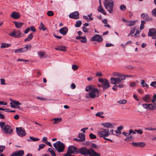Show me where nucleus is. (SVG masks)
Listing matches in <instances>:
<instances>
[{"label":"nucleus","mask_w":156,"mask_h":156,"mask_svg":"<svg viewBox=\"0 0 156 156\" xmlns=\"http://www.w3.org/2000/svg\"><path fill=\"white\" fill-rule=\"evenodd\" d=\"M45 146V145L43 144H41L39 145V148L38 151H39L40 149L44 148Z\"/></svg>","instance_id":"nucleus-54"},{"label":"nucleus","mask_w":156,"mask_h":156,"mask_svg":"<svg viewBox=\"0 0 156 156\" xmlns=\"http://www.w3.org/2000/svg\"><path fill=\"white\" fill-rule=\"evenodd\" d=\"M132 145L134 147H144L146 144L145 143L143 142H139L137 143H135L133 142L132 143Z\"/></svg>","instance_id":"nucleus-17"},{"label":"nucleus","mask_w":156,"mask_h":156,"mask_svg":"<svg viewBox=\"0 0 156 156\" xmlns=\"http://www.w3.org/2000/svg\"><path fill=\"white\" fill-rule=\"evenodd\" d=\"M88 17V16H83V18L86 20L88 22H89L93 20V18L92 17H90V18Z\"/></svg>","instance_id":"nucleus-39"},{"label":"nucleus","mask_w":156,"mask_h":156,"mask_svg":"<svg viewBox=\"0 0 156 156\" xmlns=\"http://www.w3.org/2000/svg\"><path fill=\"white\" fill-rule=\"evenodd\" d=\"M141 16L142 19L147 21L151 20H152L151 18L149 17L148 15L146 13H142L141 15Z\"/></svg>","instance_id":"nucleus-19"},{"label":"nucleus","mask_w":156,"mask_h":156,"mask_svg":"<svg viewBox=\"0 0 156 156\" xmlns=\"http://www.w3.org/2000/svg\"><path fill=\"white\" fill-rule=\"evenodd\" d=\"M10 104L12 108L15 107V105H22L21 103L19 102L18 101L15 100L12 101L10 103Z\"/></svg>","instance_id":"nucleus-20"},{"label":"nucleus","mask_w":156,"mask_h":156,"mask_svg":"<svg viewBox=\"0 0 156 156\" xmlns=\"http://www.w3.org/2000/svg\"><path fill=\"white\" fill-rule=\"evenodd\" d=\"M53 146L59 153L63 152L64 149V144L59 141L54 144Z\"/></svg>","instance_id":"nucleus-5"},{"label":"nucleus","mask_w":156,"mask_h":156,"mask_svg":"<svg viewBox=\"0 0 156 156\" xmlns=\"http://www.w3.org/2000/svg\"><path fill=\"white\" fill-rule=\"evenodd\" d=\"M11 45L10 44H7L4 43H2L1 44L0 48H6L8 47Z\"/></svg>","instance_id":"nucleus-31"},{"label":"nucleus","mask_w":156,"mask_h":156,"mask_svg":"<svg viewBox=\"0 0 156 156\" xmlns=\"http://www.w3.org/2000/svg\"><path fill=\"white\" fill-rule=\"evenodd\" d=\"M69 17L71 18L78 19L79 18V13L77 11H75L71 13L69 15Z\"/></svg>","instance_id":"nucleus-13"},{"label":"nucleus","mask_w":156,"mask_h":156,"mask_svg":"<svg viewBox=\"0 0 156 156\" xmlns=\"http://www.w3.org/2000/svg\"><path fill=\"white\" fill-rule=\"evenodd\" d=\"M78 137L83 142L85 140V135L84 134L82 133H80L78 135Z\"/></svg>","instance_id":"nucleus-28"},{"label":"nucleus","mask_w":156,"mask_h":156,"mask_svg":"<svg viewBox=\"0 0 156 156\" xmlns=\"http://www.w3.org/2000/svg\"><path fill=\"white\" fill-rule=\"evenodd\" d=\"M68 31V29L66 27H64L60 29L59 31L61 34L63 35H65L66 34Z\"/></svg>","instance_id":"nucleus-22"},{"label":"nucleus","mask_w":156,"mask_h":156,"mask_svg":"<svg viewBox=\"0 0 156 156\" xmlns=\"http://www.w3.org/2000/svg\"><path fill=\"white\" fill-rule=\"evenodd\" d=\"M33 36H34V35H33V33H32L30 34L29 35L28 37L26 38L25 39V40H24V41H30L32 39Z\"/></svg>","instance_id":"nucleus-32"},{"label":"nucleus","mask_w":156,"mask_h":156,"mask_svg":"<svg viewBox=\"0 0 156 156\" xmlns=\"http://www.w3.org/2000/svg\"><path fill=\"white\" fill-rule=\"evenodd\" d=\"M76 86L74 83H72L70 85V87L73 89L76 88Z\"/></svg>","instance_id":"nucleus-63"},{"label":"nucleus","mask_w":156,"mask_h":156,"mask_svg":"<svg viewBox=\"0 0 156 156\" xmlns=\"http://www.w3.org/2000/svg\"><path fill=\"white\" fill-rule=\"evenodd\" d=\"M47 14L48 16H53L54 14L52 11H49L47 12Z\"/></svg>","instance_id":"nucleus-44"},{"label":"nucleus","mask_w":156,"mask_h":156,"mask_svg":"<svg viewBox=\"0 0 156 156\" xmlns=\"http://www.w3.org/2000/svg\"><path fill=\"white\" fill-rule=\"evenodd\" d=\"M113 76H118V77L121 75H119L118 73L114 72L113 73Z\"/></svg>","instance_id":"nucleus-60"},{"label":"nucleus","mask_w":156,"mask_h":156,"mask_svg":"<svg viewBox=\"0 0 156 156\" xmlns=\"http://www.w3.org/2000/svg\"><path fill=\"white\" fill-rule=\"evenodd\" d=\"M90 148L88 149L85 147H83L78 149L77 153L84 156H88L90 151Z\"/></svg>","instance_id":"nucleus-6"},{"label":"nucleus","mask_w":156,"mask_h":156,"mask_svg":"<svg viewBox=\"0 0 156 156\" xmlns=\"http://www.w3.org/2000/svg\"><path fill=\"white\" fill-rule=\"evenodd\" d=\"M150 85L154 88H156V81L151 82L150 84Z\"/></svg>","instance_id":"nucleus-49"},{"label":"nucleus","mask_w":156,"mask_h":156,"mask_svg":"<svg viewBox=\"0 0 156 156\" xmlns=\"http://www.w3.org/2000/svg\"><path fill=\"white\" fill-rule=\"evenodd\" d=\"M102 84L104 90L109 88L110 86L109 81L106 79H104V82Z\"/></svg>","instance_id":"nucleus-16"},{"label":"nucleus","mask_w":156,"mask_h":156,"mask_svg":"<svg viewBox=\"0 0 156 156\" xmlns=\"http://www.w3.org/2000/svg\"><path fill=\"white\" fill-rule=\"evenodd\" d=\"M146 22L144 20H142L141 21V24L140 26V30H142L144 28V24Z\"/></svg>","instance_id":"nucleus-41"},{"label":"nucleus","mask_w":156,"mask_h":156,"mask_svg":"<svg viewBox=\"0 0 156 156\" xmlns=\"http://www.w3.org/2000/svg\"><path fill=\"white\" fill-rule=\"evenodd\" d=\"M148 35L152 37H156V29L151 28L149 29Z\"/></svg>","instance_id":"nucleus-12"},{"label":"nucleus","mask_w":156,"mask_h":156,"mask_svg":"<svg viewBox=\"0 0 156 156\" xmlns=\"http://www.w3.org/2000/svg\"><path fill=\"white\" fill-rule=\"evenodd\" d=\"M85 90L87 91H90L89 93L86 94L85 96L86 98L93 99L98 96L99 91L97 88L92 85H87Z\"/></svg>","instance_id":"nucleus-1"},{"label":"nucleus","mask_w":156,"mask_h":156,"mask_svg":"<svg viewBox=\"0 0 156 156\" xmlns=\"http://www.w3.org/2000/svg\"><path fill=\"white\" fill-rule=\"evenodd\" d=\"M127 102V100L126 99L121 100L117 102V103L121 104H124Z\"/></svg>","instance_id":"nucleus-42"},{"label":"nucleus","mask_w":156,"mask_h":156,"mask_svg":"<svg viewBox=\"0 0 156 156\" xmlns=\"http://www.w3.org/2000/svg\"><path fill=\"white\" fill-rule=\"evenodd\" d=\"M91 41H97L98 43H100L103 41V38L99 34H96L91 38Z\"/></svg>","instance_id":"nucleus-10"},{"label":"nucleus","mask_w":156,"mask_h":156,"mask_svg":"<svg viewBox=\"0 0 156 156\" xmlns=\"http://www.w3.org/2000/svg\"><path fill=\"white\" fill-rule=\"evenodd\" d=\"M55 49L59 51H66V48L65 46H60L57 48H55Z\"/></svg>","instance_id":"nucleus-26"},{"label":"nucleus","mask_w":156,"mask_h":156,"mask_svg":"<svg viewBox=\"0 0 156 156\" xmlns=\"http://www.w3.org/2000/svg\"><path fill=\"white\" fill-rule=\"evenodd\" d=\"M5 146H0V153L2 152L5 149Z\"/></svg>","instance_id":"nucleus-55"},{"label":"nucleus","mask_w":156,"mask_h":156,"mask_svg":"<svg viewBox=\"0 0 156 156\" xmlns=\"http://www.w3.org/2000/svg\"><path fill=\"white\" fill-rule=\"evenodd\" d=\"M90 151L89 155V156H101V154L98 152L95 151L92 148H90Z\"/></svg>","instance_id":"nucleus-14"},{"label":"nucleus","mask_w":156,"mask_h":156,"mask_svg":"<svg viewBox=\"0 0 156 156\" xmlns=\"http://www.w3.org/2000/svg\"><path fill=\"white\" fill-rule=\"evenodd\" d=\"M132 75H121L117 78L111 77L110 78L111 83L112 84H120L123 80L126 79L125 77H132Z\"/></svg>","instance_id":"nucleus-2"},{"label":"nucleus","mask_w":156,"mask_h":156,"mask_svg":"<svg viewBox=\"0 0 156 156\" xmlns=\"http://www.w3.org/2000/svg\"><path fill=\"white\" fill-rule=\"evenodd\" d=\"M76 38L77 40H79L80 39H83V40L80 41V42L82 43H85L87 42V39H86L85 36L84 37L82 36H77Z\"/></svg>","instance_id":"nucleus-27"},{"label":"nucleus","mask_w":156,"mask_h":156,"mask_svg":"<svg viewBox=\"0 0 156 156\" xmlns=\"http://www.w3.org/2000/svg\"><path fill=\"white\" fill-rule=\"evenodd\" d=\"M151 12L152 15L156 16V8L152 10Z\"/></svg>","instance_id":"nucleus-59"},{"label":"nucleus","mask_w":156,"mask_h":156,"mask_svg":"<svg viewBox=\"0 0 156 156\" xmlns=\"http://www.w3.org/2000/svg\"><path fill=\"white\" fill-rule=\"evenodd\" d=\"M130 86L131 87H133L136 86V83L135 82H132L129 83Z\"/></svg>","instance_id":"nucleus-47"},{"label":"nucleus","mask_w":156,"mask_h":156,"mask_svg":"<svg viewBox=\"0 0 156 156\" xmlns=\"http://www.w3.org/2000/svg\"><path fill=\"white\" fill-rule=\"evenodd\" d=\"M71 153H68L67 152L66 154L63 155L64 156H75L74 155H72L71 154Z\"/></svg>","instance_id":"nucleus-64"},{"label":"nucleus","mask_w":156,"mask_h":156,"mask_svg":"<svg viewBox=\"0 0 156 156\" xmlns=\"http://www.w3.org/2000/svg\"><path fill=\"white\" fill-rule=\"evenodd\" d=\"M101 125H103L104 127L108 128H112L114 127L112 124L109 122L102 123H101Z\"/></svg>","instance_id":"nucleus-23"},{"label":"nucleus","mask_w":156,"mask_h":156,"mask_svg":"<svg viewBox=\"0 0 156 156\" xmlns=\"http://www.w3.org/2000/svg\"><path fill=\"white\" fill-rule=\"evenodd\" d=\"M16 131L18 135L20 137L25 136L26 133L25 130L22 127H16Z\"/></svg>","instance_id":"nucleus-9"},{"label":"nucleus","mask_w":156,"mask_h":156,"mask_svg":"<svg viewBox=\"0 0 156 156\" xmlns=\"http://www.w3.org/2000/svg\"><path fill=\"white\" fill-rule=\"evenodd\" d=\"M104 4L105 8L110 13H113L114 2L112 0H105Z\"/></svg>","instance_id":"nucleus-3"},{"label":"nucleus","mask_w":156,"mask_h":156,"mask_svg":"<svg viewBox=\"0 0 156 156\" xmlns=\"http://www.w3.org/2000/svg\"><path fill=\"white\" fill-rule=\"evenodd\" d=\"M97 134L98 136L104 139L110 135V132L107 129H101L98 131Z\"/></svg>","instance_id":"nucleus-4"},{"label":"nucleus","mask_w":156,"mask_h":156,"mask_svg":"<svg viewBox=\"0 0 156 156\" xmlns=\"http://www.w3.org/2000/svg\"><path fill=\"white\" fill-rule=\"evenodd\" d=\"M37 99L41 101H45L47 100V98L42 97H37Z\"/></svg>","instance_id":"nucleus-46"},{"label":"nucleus","mask_w":156,"mask_h":156,"mask_svg":"<svg viewBox=\"0 0 156 156\" xmlns=\"http://www.w3.org/2000/svg\"><path fill=\"white\" fill-rule=\"evenodd\" d=\"M78 149L76 147L72 146H70L68 149L67 152L68 153H71L73 154H76L77 153Z\"/></svg>","instance_id":"nucleus-11"},{"label":"nucleus","mask_w":156,"mask_h":156,"mask_svg":"<svg viewBox=\"0 0 156 156\" xmlns=\"http://www.w3.org/2000/svg\"><path fill=\"white\" fill-rule=\"evenodd\" d=\"M145 130H156V128H154L151 127H147L144 128Z\"/></svg>","instance_id":"nucleus-52"},{"label":"nucleus","mask_w":156,"mask_h":156,"mask_svg":"<svg viewBox=\"0 0 156 156\" xmlns=\"http://www.w3.org/2000/svg\"><path fill=\"white\" fill-rule=\"evenodd\" d=\"M97 10L99 12L102 13L104 15H106V13L103 7L101 5H100L97 9Z\"/></svg>","instance_id":"nucleus-24"},{"label":"nucleus","mask_w":156,"mask_h":156,"mask_svg":"<svg viewBox=\"0 0 156 156\" xmlns=\"http://www.w3.org/2000/svg\"><path fill=\"white\" fill-rule=\"evenodd\" d=\"M141 84L142 85V86L143 87H147V89L149 88V85L145 82V81L144 80H142L141 81Z\"/></svg>","instance_id":"nucleus-33"},{"label":"nucleus","mask_w":156,"mask_h":156,"mask_svg":"<svg viewBox=\"0 0 156 156\" xmlns=\"http://www.w3.org/2000/svg\"><path fill=\"white\" fill-rule=\"evenodd\" d=\"M3 132L6 134H11L13 132V130L11 127L8 125H5L3 129Z\"/></svg>","instance_id":"nucleus-8"},{"label":"nucleus","mask_w":156,"mask_h":156,"mask_svg":"<svg viewBox=\"0 0 156 156\" xmlns=\"http://www.w3.org/2000/svg\"><path fill=\"white\" fill-rule=\"evenodd\" d=\"M82 22L81 20H77L76 22V24L75 25V26L76 27H79L80 26Z\"/></svg>","instance_id":"nucleus-40"},{"label":"nucleus","mask_w":156,"mask_h":156,"mask_svg":"<svg viewBox=\"0 0 156 156\" xmlns=\"http://www.w3.org/2000/svg\"><path fill=\"white\" fill-rule=\"evenodd\" d=\"M148 107V108L151 110H153L156 108V106L153 105L152 104H149V106Z\"/></svg>","instance_id":"nucleus-37"},{"label":"nucleus","mask_w":156,"mask_h":156,"mask_svg":"<svg viewBox=\"0 0 156 156\" xmlns=\"http://www.w3.org/2000/svg\"><path fill=\"white\" fill-rule=\"evenodd\" d=\"M142 106L145 109H147L148 108L149 104H143Z\"/></svg>","instance_id":"nucleus-56"},{"label":"nucleus","mask_w":156,"mask_h":156,"mask_svg":"<svg viewBox=\"0 0 156 156\" xmlns=\"http://www.w3.org/2000/svg\"><path fill=\"white\" fill-rule=\"evenodd\" d=\"M72 69L74 70H76L78 69V67L76 65H73L72 66Z\"/></svg>","instance_id":"nucleus-51"},{"label":"nucleus","mask_w":156,"mask_h":156,"mask_svg":"<svg viewBox=\"0 0 156 156\" xmlns=\"http://www.w3.org/2000/svg\"><path fill=\"white\" fill-rule=\"evenodd\" d=\"M119 8L120 9L123 11H125L126 8V6L123 4L121 5L120 6Z\"/></svg>","instance_id":"nucleus-38"},{"label":"nucleus","mask_w":156,"mask_h":156,"mask_svg":"<svg viewBox=\"0 0 156 156\" xmlns=\"http://www.w3.org/2000/svg\"><path fill=\"white\" fill-rule=\"evenodd\" d=\"M5 122H0V127L1 128L3 129H4V128L5 127Z\"/></svg>","instance_id":"nucleus-43"},{"label":"nucleus","mask_w":156,"mask_h":156,"mask_svg":"<svg viewBox=\"0 0 156 156\" xmlns=\"http://www.w3.org/2000/svg\"><path fill=\"white\" fill-rule=\"evenodd\" d=\"M115 86H116V87H119L120 88H122L124 87V85L123 84H119V85H116V84H115Z\"/></svg>","instance_id":"nucleus-53"},{"label":"nucleus","mask_w":156,"mask_h":156,"mask_svg":"<svg viewBox=\"0 0 156 156\" xmlns=\"http://www.w3.org/2000/svg\"><path fill=\"white\" fill-rule=\"evenodd\" d=\"M89 136L91 139H95L96 138V136L92 133L90 134Z\"/></svg>","instance_id":"nucleus-45"},{"label":"nucleus","mask_w":156,"mask_h":156,"mask_svg":"<svg viewBox=\"0 0 156 156\" xmlns=\"http://www.w3.org/2000/svg\"><path fill=\"white\" fill-rule=\"evenodd\" d=\"M103 114L104 112H97L95 114V115L97 116L101 117V118H105V116H104L101 115Z\"/></svg>","instance_id":"nucleus-35"},{"label":"nucleus","mask_w":156,"mask_h":156,"mask_svg":"<svg viewBox=\"0 0 156 156\" xmlns=\"http://www.w3.org/2000/svg\"><path fill=\"white\" fill-rule=\"evenodd\" d=\"M39 29L40 30H42L43 31H44L46 30V28L44 27V25L42 22L41 23V24L39 27Z\"/></svg>","instance_id":"nucleus-36"},{"label":"nucleus","mask_w":156,"mask_h":156,"mask_svg":"<svg viewBox=\"0 0 156 156\" xmlns=\"http://www.w3.org/2000/svg\"><path fill=\"white\" fill-rule=\"evenodd\" d=\"M143 100L146 103H149L151 100V97L149 94H147L143 97Z\"/></svg>","instance_id":"nucleus-18"},{"label":"nucleus","mask_w":156,"mask_h":156,"mask_svg":"<svg viewBox=\"0 0 156 156\" xmlns=\"http://www.w3.org/2000/svg\"><path fill=\"white\" fill-rule=\"evenodd\" d=\"M21 32L19 30H13L12 32L9 34V35L14 38H18L21 37Z\"/></svg>","instance_id":"nucleus-7"},{"label":"nucleus","mask_w":156,"mask_h":156,"mask_svg":"<svg viewBox=\"0 0 156 156\" xmlns=\"http://www.w3.org/2000/svg\"><path fill=\"white\" fill-rule=\"evenodd\" d=\"M135 131L136 132L140 134H142L143 133V132L141 129H139V130L135 129Z\"/></svg>","instance_id":"nucleus-57"},{"label":"nucleus","mask_w":156,"mask_h":156,"mask_svg":"<svg viewBox=\"0 0 156 156\" xmlns=\"http://www.w3.org/2000/svg\"><path fill=\"white\" fill-rule=\"evenodd\" d=\"M38 55L40 57H42L44 55V53L43 52H38Z\"/></svg>","instance_id":"nucleus-62"},{"label":"nucleus","mask_w":156,"mask_h":156,"mask_svg":"<svg viewBox=\"0 0 156 156\" xmlns=\"http://www.w3.org/2000/svg\"><path fill=\"white\" fill-rule=\"evenodd\" d=\"M31 47V45L30 44H28L24 48L26 49V51H27V49H29Z\"/></svg>","instance_id":"nucleus-58"},{"label":"nucleus","mask_w":156,"mask_h":156,"mask_svg":"<svg viewBox=\"0 0 156 156\" xmlns=\"http://www.w3.org/2000/svg\"><path fill=\"white\" fill-rule=\"evenodd\" d=\"M62 120V119L61 118H55L51 120V121H54L53 124H56L59 123L60 122H61Z\"/></svg>","instance_id":"nucleus-25"},{"label":"nucleus","mask_w":156,"mask_h":156,"mask_svg":"<svg viewBox=\"0 0 156 156\" xmlns=\"http://www.w3.org/2000/svg\"><path fill=\"white\" fill-rule=\"evenodd\" d=\"M15 26L17 28H20L23 24V23L20 22H13Z\"/></svg>","instance_id":"nucleus-29"},{"label":"nucleus","mask_w":156,"mask_h":156,"mask_svg":"<svg viewBox=\"0 0 156 156\" xmlns=\"http://www.w3.org/2000/svg\"><path fill=\"white\" fill-rule=\"evenodd\" d=\"M1 82V85H6V83H5V80L4 79H1L0 80Z\"/></svg>","instance_id":"nucleus-50"},{"label":"nucleus","mask_w":156,"mask_h":156,"mask_svg":"<svg viewBox=\"0 0 156 156\" xmlns=\"http://www.w3.org/2000/svg\"><path fill=\"white\" fill-rule=\"evenodd\" d=\"M24 154V151L23 150H19L15 151L10 156H22Z\"/></svg>","instance_id":"nucleus-15"},{"label":"nucleus","mask_w":156,"mask_h":156,"mask_svg":"<svg viewBox=\"0 0 156 156\" xmlns=\"http://www.w3.org/2000/svg\"><path fill=\"white\" fill-rule=\"evenodd\" d=\"M136 29V27H135L133 28L130 31V33L129 34L128 36H129L130 35L133 34L135 32V30Z\"/></svg>","instance_id":"nucleus-48"},{"label":"nucleus","mask_w":156,"mask_h":156,"mask_svg":"<svg viewBox=\"0 0 156 156\" xmlns=\"http://www.w3.org/2000/svg\"><path fill=\"white\" fill-rule=\"evenodd\" d=\"M30 139H28L27 141L29 142L36 141L39 140V139L38 138H36L33 136H30L29 137Z\"/></svg>","instance_id":"nucleus-30"},{"label":"nucleus","mask_w":156,"mask_h":156,"mask_svg":"<svg viewBox=\"0 0 156 156\" xmlns=\"http://www.w3.org/2000/svg\"><path fill=\"white\" fill-rule=\"evenodd\" d=\"M10 16L13 18L17 19L20 17V15L18 12L14 11L10 15Z\"/></svg>","instance_id":"nucleus-21"},{"label":"nucleus","mask_w":156,"mask_h":156,"mask_svg":"<svg viewBox=\"0 0 156 156\" xmlns=\"http://www.w3.org/2000/svg\"><path fill=\"white\" fill-rule=\"evenodd\" d=\"M155 101H156V94H154L151 101L152 103H154Z\"/></svg>","instance_id":"nucleus-61"},{"label":"nucleus","mask_w":156,"mask_h":156,"mask_svg":"<svg viewBox=\"0 0 156 156\" xmlns=\"http://www.w3.org/2000/svg\"><path fill=\"white\" fill-rule=\"evenodd\" d=\"M136 21H128L127 25L129 26H132L134 25L136 22Z\"/></svg>","instance_id":"nucleus-34"}]
</instances>
